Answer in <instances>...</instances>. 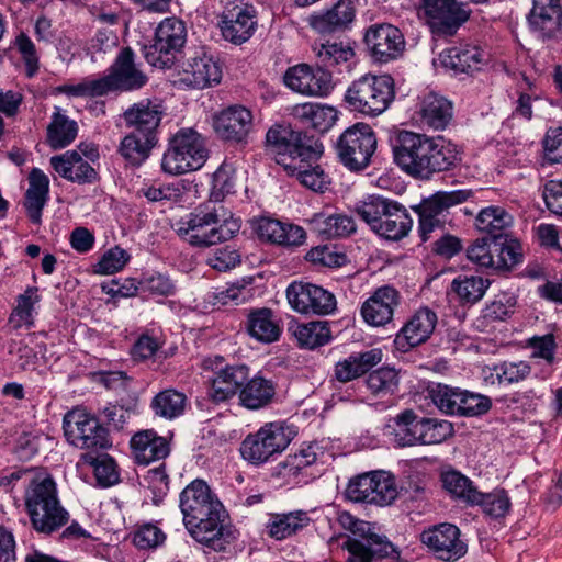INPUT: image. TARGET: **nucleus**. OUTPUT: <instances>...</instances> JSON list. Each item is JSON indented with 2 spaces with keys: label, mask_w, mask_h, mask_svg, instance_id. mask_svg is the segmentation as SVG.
I'll use <instances>...</instances> for the list:
<instances>
[{
  "label": "nucleus",
  "mask_w": 562,
  "mask_h": 562,
  "mask_svg": "<svg viewBox=\"0 0 562 562\" xmlns=\"http://www.w3.org/2000/svg\"><path fill=\"white\" fill-rule=\"evenodd\" d=\"M393 155L403 171L422 180H429L435 173L452 170L461 161V153L451 142L409 131L397 134Z\"/></svg>",
  "instance_id": "obj_1"
},
{
  "label": "nucleus",
  "mask_w": 562,
  "mask_h": 562,
  "mask_svg": "<svg viewBox=\"0 0 562 562\" xmlns=\"http://www.w3.org/2000/svg\"><path fill=\"white\" fill-rule=\"evenodd\" d=\"M179 506L191 536L213 549L224 551L231 533L223 526L224 507L203 480H194L180 493Z\"/></svg>",
  "instance_id": "obj_2"
},
{
  "label": "nucleus",
  "mask_w": 562,
  "mask_h": 562,
  "mask_svg": "<svg viewBox=\"0 0 562 562\" xmlns=\"http://www.w3.org/2000/svg\"><path fill=\"white\" fill-rule=\"evenodd\" d=\"M239 229L240 220L216 204L200 206L177 223L178 235L191 246L201 248L228 240Z\"/></svg>",
  "instance_id": "obj_3"
},
{
  "label": "nucleus",
  "mask_w": 562,
  "mask_h": 562,
  "mask_svg": "<svg viewBox=\"0 0 562 562\" xmlns=\"http://www.w3.org/2000/svg\"><path fill=\"white\" fill-rule=\"evenodd\" d=\"M24 501L31 525L40 533L52 535L69 520V513L61 506L56 483L49 474L32 476Z\"/></svg>",
  "instance_id": "obj_4"
},
{
  "label": "nucleus",
  "mask_w": 562,
  "mask_h": 562,
  "mask_svg": "<svg viewBox=\"0 0 562 562\" xmlns=\"http://www.w3.org/2000/svg\"><path fill=\"white\" fill-rule=\"evenodd\" d=\"M355 211L372 232L389 240L404 238L413 226L404 205L380 195H370L360 201Z\"/></svg>",
  "instance_id": "obj_5"
},
{
  "label": "nucleus",
  "mask_w": 562,
  "mask_h": 562,
  "mask_svg": "<svg viewBox=\"0 0 562 562\" xmlns=\"http://www.w3.org/2000/svg\"><path fill=\"white\" fill-rule=\"evenodd\" d=\"M394 98L391 76L366 74L351 82L344 100L351 111L375 117L389 109Z\"/></svg>",
  "instance_id": "obj_6"
},
{
  "label": "nucleus",
  "mask_w": 562,
  "mask_h": 562,
  "mask_svg": "<svg viewBox=\"0 0 562 562\" xmlns=\"http://www.w3.org/2000/svg\"><path fill=\"white\" fill-rule=\"evenodd\" d=\"M266 145L277 164L284 169L295 168L293 162L300 158L318 159L323 153V145L318 140L285 123L274 124L268 130Z\"/></svg>",
  "instance_id": "obj_7"
},
{
  "label": "nucleus",
  "mask_w": 562,
  "mask_h": 562,
  "mask_svg": "<svg viewBox=\"0 0 562 562\" xmlns=\"http://www.w3.org/2000/svg\"><path fill=\"white\" fill-rule=\"evenodd\" d=\"M209 158L204 137L193 128H181L168 140L161 169L178 176L201 169Z\"/></svg>",
  "instance_id": "obj_8"
},
{
  "label": "nucleus",
  "mask_w": 562,
  "mask_h": 562,
  "mask_svg": "<svg viewBox=\"0 0 562 562\" xmlns=\"http://www.w3.org/2000/svg\"><path fill=\"white\" fill-rule=\"evenodd\" d=\"M473 194L470 189L438 191L414 206L413 210L418 214V233L422 240L427 241L435 232H443L449 209L470 200Z\"/></svg>",
  "instance_id": "obj_9"
},
{
  "label": "nucleus",
  "mask_w": 562,
  "mask_h": 562,
  "mask_svg": "<svg viewBox=\"0 0 562 562\" xmlns=\"http://www.w3.org/2000/svg\"><path fill=\"white\" fill-rule=\"evenodd\" d=\"M376 150V136L367 123H356L345 130L336 142L339 161L350 171H362Z\"/></svg>",
  "instance_id": "obj_10"
},
{
  "label": "nucleus",
  "mask_w": 562,
  "mask_h": 562,
  "mask_svg": "<svg viewBox=\"0 0 562 562\" xmlns=\"http://www.w3.org/2000/svg\"><path fill=\"white\" fill-rule=\"evenodd\" d=\"M290 441L291 432L283 424L268 423L256 432L246 436L239 450L248 463L260 465L285 450Z\"/></svg>",
  "instance_id": "obj_11"
},
{
  "label": "nucleus",
  "mask_w": 562,
  "mask_h": 562,
  "mask_svg": "<svg viewBox=\"0 0 562 562\" xmlns=\"http://www.w3.org/2000/svg\"><path fill=\"white\" fill-rule=\"evenodd\" d=\"M187 27L177 18H166L155 31L154 43L144 47V57L156 68H170L184 46Z\"/></svg>",
  "instance_id": "obj_12"
},
{
  "label": "nucleus",
  "mask_w": 562,
  "mask_h": 562,
  "mask_svg": "<svg viewBox=\"0 0 562 562\" xmlns=\"http://www.w3.org/2000/svg\"><path fill=\"white\" fill-rule=\"evenodd\" d=\"M471 9L458 0H420L419 13L432 34L453 36L470 19Z\"/></svg>",
  "instance_id": "obj_13"
},
{
  "label": "nucleus",
  "mask_w": 562,
  "mask_h": 562,
  "mask_svg": "<svg viewBox=\"0 0 562 562\" xmlns=\"http://www.w3.org/2000/svg\"><path fill=\"white\" fill-rule=\"evenodd\" d=\"M395 479L385 471H372L351 479L345 491L348 499L355 503H367L387 506L397 497Z\"/></svg>",
  "instance_id": "obj_14"
},
{
  "label": "nucleus",
  "mask_w": 562,
  "mask_h": 562,
  "mask_svg": "<svg viewBox=\"0 0 562 562\" xmlns=\"http://www.w3.org/2000/svg\"><path fill=\"white\" fill-rule=\"evenodd\" d=\"M64 432L68 442L79 449H106L111 446L108 430L98 418L82 409L65 415Z\"/></svg>",
  "instance_id": "obj_15"
},
{
  "label": "nucleus",
  "mask_w": 562,
  "mask_h": 562,
  "mask_svg": "<svg viewBox=\"0 0 562 562\" xmlns=\"http://www.w3.org/2000/svg\"><path fill=\"white\" fill-rule=\"evenodd\" d=\"M286 299L293 311L304 315H330L337 308L335 295L321 285L293 281L286 288Z\"/></svg>",
  "instance_id": "obj_16"
},
{
  "label": "nucleus",
  "mask_w": 562,
  "mask_h": 562,
  "mask_svg": "<svg viewBox=\"0 0 562 562\" xmlns=\"http://www.w3.org/2000/svg\"><path fill=\"white\" fill-rule=\"evenodd\" d=\"M342 549L348 553L346 562H381L400 558L394 544L385 536L378 533L374 527L363 535L347 537Z\"/></svg>",
  "instance_id": "obj_17"
},
{
  "label": "nucleus",
  "mask_w": 562,
  "mask_h": 562,
  "mask_svg": "<svg viewBox=\"0 0 562 562\" xmlns=\"http://www.w3.org/2000/svg\"><path fill=\"white\" fill-rule=\"evenodd\" d=\"M222 70L204 47L190 48L179 71V82L191 89H204L221 81Z\"/></svg>",
  "instance_id": "obj_18"
},
{
  "label": "nucleus",
  "mask_w": 562,
  "mask_h": 562,
  "mask_svg": "<svg viewBox=\"0 0 562 562\" xmlns=\"http://www.w3.org/2000/svg\"><path fill=\"white\" fill-rule=\"evenodd\" d=\"M104 94L114 91H134L147 83V76L135 63V54L131 47L120 50L109 74L100 78Z\"/></svg>",
  "instance_id": "obj_19"
},
{
  "label": "nucleus",
  "mask_w": 562,
  "mask_h": 562,
  "mask_svg": "<svg viewBox=\"0 0 562 562\" xmlns=\"http://www.w3.org/2000/svg\"><path fill=\"white\" fill-rule=\"evenodd\" d=\"M256 26L257 12L251 4L234 1L225 7L221 20V32L226 41L241 45L252 36Z\"/></svg>",
  "instance_id": "obj_20"
},
{
  "label": "nucleus",
  "mask_w": 562,
  "mask_h": 562,
  "mask_svg": "<svg viewBox=\"0 0 562 562\" xmlns=\"http://www.w3.org/2000/svg\"><path fill=\"white\" fill-rule=\"evenodd\" d=\"M364 43L371 56L379 63H389L402 56L405 38L401 30L392 24L371 25L364 34Z\"/></svg>",
  "instance_id": "obj_21"
},
{
  "label": "nucleus",
  "mask_w": 562,
  "mask_h": 562,
  "mask_svg": "<svg viewBox=\"0 0 562 562\" xmlns=\"http://www.w3.org/2000/svg\"><path fill=\"white\" fill-rule=\"evenodd\" d=\"M284 85L292 91L310 97H326L333 89L331 74L307 64L290 67L283 76Z\"/></svg>",
  "instance_id": "obj_22"
},
{
  "label": "nucleus",
  "mask_w": 562,
  "mask_h": 562,
  "mask_svg": "<svg viewBox=\"0 0 562 562\" xmlns=\"http://www.w3.org/2000/svg\"><path fill=\"white\" fill-rule=\"evenodd\" d=\"M422 541L443 561L458 560L467 553L459 528L451 524H441L424 531Z\"/></svg>",
  "instance_id": "obj_23"
},
{
  "label": "nucleus",
  "mask_w": 562,
  "mask_h": 562,
  "mask_svg": "<svg viewBox=\"0 0 562 562\" xmlns=\"http://www.w3.org/2000/svg\"><path fill=\"white\" fill-rule=\"evenodd\" d=\"M252 127L251 112L241 105H233L213 117V128L218 137L240 143L246 139Z\"/></svg>",
  "instance_id": "obj_24"
},
{
  "label": "nucleus",
  "mask_w": 562,
  "mask_h": 562,
  "mask_svg": "<svg viewBox=\"0 0 562 562\" xmlns=\"http://www.w3.org/2000/svg\"><path fill=\"white\" fill-rule=\"evenodd\" d=\"M249 376V369L245 364L225 366L217 368L209 378L207 395L213 403H223L232 398Z\"/></svg>",
  "instance_id": "obj_25"
},
{
  "label": "nucleus",
  "mask_w": 562,
  "mask_h": 562,
  "mask_svg": "<svg viewBox=\"0 0 562 562\" xmlns=\"http://www.w3.org/2000/svg\"><path fill=\"white\" fill-rule=\"evenodd\" d=\"M437 315L428 307H422L407 321L396 335L394 344L403 352L425 342L434 333Z\"/></svg>",
  "instance_id": "obj_26"
},
{
  "label": "nucleus",
  "mask_w": 562,
  "mask_h": 562,
  "mask_svg": "<svg viewBox=\"0 0 562 562\" xmlns=\"http://www.w3.org/2000/svg\"><path fill=\"white\" fill-rule=\"evenodd\" d=\"M257 236L265 241L282 245L297 246L305 240V231L293 224L282 223L271 217H259L251 222Z\"/></svg>",
  "instance_id": "obj_27"
},
{
  "label": "nucleus",
  "mask_w": 562,
  "mask_h": 562,
  "mask_svg": "<svg viewBox=\"0 0 562 562\" xmlns=\"http://www.w3.org/2000/svg\"><path fill=\"white\" fill-rule=\"evenodd\" d=\"M400 303L398 292L390 285H384L362 304L361 315L371 326H383L392 321L394 308Z\"/></svg>",
  "instance_id": "obj_28"
},
{
  "label": "nucleus",
  "mask_w": 562,
  "mask_h": 562,
  "mask_svg": "<svg viewBox=\"0 0 562 562\" xmlns=\"http://www.w3.org/2000/svg\"><path fill=\"white\" fill-rule=\"evenodd\" d=\"M50 166L64 179L78 183H92L98 172L77 150H67L50 158Z\"/></svg>",
  "instance_id": "obj_29"
},
{
  "label": "nucleus",
  "mask_w": 562,
  "mask_h": 562,
  "mask_svg": "<svg viewBox=\"0 0 562 562\" xmlns=\"http://www.w3.org/2000/svg\"><path fill=\"white\" fill-rule=\"evenodd\" d=\"M131 448L136 463L144 465L164 460L170 453L168 439L153 429L136 432L131 439Z\"/></svg>",
  "instance_id": "obj_30"
},
{
  "label": "nucleus",
  "mask_w": 562,
  "mask_h": 562,
  "mask_svg": "<svg viewBox=\"0 0 562 562\" xmlns=\"http://www.w3.org/2000/svg\"><path fill=\"white\" fill-rule=\"evenodd\" d=\"M439 63L453 74H470L481 69L485 61L484 52L470 44L450 47L440 53Z\"/></svg>",
  "instance_id": "obj_31"
},
{
  "label": "nucleus",
  "mask_w": 562,
  "mask_h": 562,
  "mask_svg": "<svg viewBox=\"0 0 562 562\" xmlns=\"http://www.w3.org/2000/svg\"><path fill=\"white\" fill-rule=\"evenodd\" d=\"M382 356L379 348L353 352L335 364L334 378L341 383L353 381L378 366L382 361Z\"/></svg>",
  "instance_id": "obj_32"
},
{
  "label": "nucleus",
  "mask_w": 562,
  "mask_h": 562,
  "mask_svg": "<svg viewBox=\"0 0 562 562\" xmlns=\"http://www.w3.org/2000/svg\"><path fill=\"white\" fill-rule=\"evenodd\" d=\"M162 115L161 105L150 100H142L130 106L123 113V119L133 132L157 136V128Z\"/></svg>",
  "instance_id": "obj_33"
},
{
  "label": "nucleus",
  "mask_w": 562,
  "mask_h": 562,
  "mask_svg": "<svg viewBox=\"0 0 562 562\" xmlns=\"http://www.w3.org/2000/svg\"><path fill=\"white\" fill-rule=\"evenodd\" d=\"M561 15L560 0H533L529 23L540 36L551 38L560 32Z\"/></svg>",
  "instance_id": "obj_34"
},
{
  "label": "nucleus",
  "mask_w": 562,
  "mask_h": 562,
  "mask_svg": "<svg viewBox=\"0 0 562 562\" xmlns=\"http://www.w3.org/2000/svg\"><path fill=\"white\" fill-rule=\"evenodd\" d=\"M353 0H338L330 9L311 15V25L322 33L348 27L355 20Z\"/></svg>",
  "instance_id": "obj_35"
},
{
  "label": "nucleus",
  "mask_w": 562,
  "mask_h": 562,
  "mask_svg": "<svg viewBox=\"0 0 562 562\" xmlns=\"http://www.w3.org/2000/svg\"><path fill=\"white\" fill-rule=\"evenodd\" d=\"M246 329L250 337L263 344L277 341L282 331L276 314L268 307L251 310L247 315Z\"/></svg>",
  "instance_id": "obj_36"
},
{
  "label": "nucleus",
  "mask_w": 562,
  "mask_h": 562,
  "mask_svg": "<svg viewBox=\"0 0 562 562\" xmlns=\"http://www.w3.org/2000/svg\"><path fill=\"white\" fill-rule=\"evenodd\" d=\"M49 179L38 168H33L29 175V189L25 193L24 207L34 224H40L42 211L48 200Z\"/></svg>",
  "instance_id": "obj_37"
},
{
  "label": "nucleus",
  "mask_w": 562,
  "mask_h": 562,
  "mask_svg": "<svg viewBox=\"0 0 562 562\" xmlns=\"http://www.w3.org/2000/svg\"><path fill=\"white\" fill-rule=\"evenodd\" d=\"M276 395V385L273 381L265 379L261 375H255L247 379L239 392L240 405L248 409H260L269 404Z\"/></svg>",
  "instance_id": "obj_38"
},
{
  "label": "nucleus",
  "mask_w": 562,
  "mask_h": 562,
  "mask_svg": "<svg viewBox=\"0 0 562 562\" xmlns=\"http://www.w3.org/2000/svg\"><path fill=\"white\" fill-rule=\"evenodd\" d=\"M513 216L501 206H487L482 209L476 218L475 226L486 233L485 237L493 239H506L513 225Z\"/></svg>",
  "instance_id": "obj_39"
},
{
  "label": "nucleus",
  "mask_w": 562,
  "mask_h": 562,
  "mask_svg": "<svg viewBox=\"0 0 562 562\" xmlns=\"http://www.w3.org/2000/svg\"><path fill=\"white\" fill-rule=\"evenodd\" d=\"M422 122L434 130H443L452 119V103L430 92L423 97L419 106Z\"/></svg>",
  "instance_id": "obj_40"
},
{
  "label": "nucleus",
  "mask_w": 562,
  "mask_h": 562,
  "mask_svg": "<svg viewBox=\"0 0 562 562\" xmlns=\"http://www.w3.org/2000/svg\"><path fill=\"white\" fill-rule=\"evenodd\" d=\"M310 225L315 233L327 239L346 237L356 232L352 216L342 213H316L311 217Z\"/></svg>",
  "instance_id": "obj_41"
},
{
  "label": "nucleus",
  "mask_w": 562,
  "mask_h": 562,
  "mask_svg": "<svg viewBox=\"0 0 562 562\" xmlns=\"http://www.w3.org/2000/svg\"><path fill=\"white\" fill-rule=\"evenodd\" d=\"M157 136L131 132L120 143L119 153L132 166H140L157 145Z\"/></svg>",
  "instance_id": "obj_42"
},
{
  "label": "nucleus",
  "mask_w": 562,
  "mask_h": 562,
  "mask_svg": "<svg viewBox=\"0 0 562 562\" xmlns=\"http://www.w3.org/2000/svg\"><path fill=\"white\" fill-rule=\"evenodd\" d=\"M78 124L55 108L46 131V143L57 150L70 145L77 137Z\"/></svg>",
  "instance_id": "obj_43"
},
{
  "label": "nucleus",
  "mask_w": 562,
  "mask_h": 562,
  "mask_svg": "<svg viewBox=\"0 0 562 562\" xmlns=\"http://www.w3.org/2000/svg\"><path fill=\"white\" fill-rule=\"evenodd\" d=\"M310 521L308 514L304 510L272 514L266 525V530L271 538L283 540L302 530Z\"/></svg>",
  "instance_id": "obj_44"
},
{
  "label": "nucleus",
  "mask_w": 562,
  "mask_h": 562,
  "mask_svg": "<svg viewBox=\"0 0 562 562\" xmlns=\"http://www.w3.org/2000/svg\"><path fill=\"white\" fill-rule=\"evenodd\" d=\"M423 416L405 409L394 418V445L400 448L419 446Z\"/></svg>",
  "instance_id": "obj_45"
},
{
  "label": "nucleus",
  "mask_w": 562,
  "mask_h": 562,
  "mask_svg": "<svg viewBox=\"0 0 562 562\" xmlns=\"http://www.w3.org/2000/svg\"><path fill=\"white\" fill-rule=\"evenodd\" d=\"M302 348L315 349L331 340V333L326 321H312L296 324L290 328Z\"/></svg>",
  "instance_id": "obj_46"
},
{
  "label": "nucleus",
  "mask_w": 562,
  "mask_h": 562,
  "mask_svg": "<svg viewBox=\"0 0 562 562\" xmlns=\"http://www.w3.org/2000/svg\"><path fill=\"white\" fill-rule=\"evenodd\" d=\"M294 115L318 132H327L337 120V111L333 106L317 103L296 105Z\"/></svg>",
  "instance_id": "obj_47"
},
{
  "label": "nucleus",
  "mask_w": 562,
  "mask_h": 562,
  "mask_svg": "<svg viewBox=\"0 0 562 562\" xmlns=\"http://www.w3.org/2000/svg\"><path fill=\"white\" fill-rule=\"evenodd\" d=\"M317 159H303L294 161L295 168L285 169L289 175L295 177L304 187L323 192L329 184V178L318 166H313Z\"/></svg>",
  "instance_id": "obj_48"
},
{
  "label": "nucleus",
  "mask_w": 562,
  "mask_h": 562,
  "mask_svg": "<svg viewBox=\"0 0 562 562\" xmlns=\"http://www.w3.org/2000/svg\"><path fill=\"white\" fill-rule=\"evenodd\" d=\"M491 281L481 276H459L451 282V290L462 304H475L485 294Z\"/></svg>",
  "instance_id": "obj_49"
},
{
  "label": "nucleus",
  "mask_w": 562,
  "mask_h": 562,
  "mask_svg": "<svg viewBox=\"0 0 562 562\" xmlns=\"http://www.w3.org/2000/svg\"><path fill=\"white\" fill-rule=\"evenodd\" d=\"M313 50L324 67L348 64L355 57V50L349 42L315 43Z\"/></svg>",
  "instance_id": "obj_50"
},
{
  "label": "nucleus",
  "mask_w": 562,
  "mask_h": 562,
  "mask_svg": "<svg viewBox=\"0 0 562 562\" xmlns=\"http://www.w3.org/2000/svg\"><path fill=\"white\" fill-rule=\"evenodd\" d=\"M37 288L29 286L24 293L20 294L16 300V306L9 317V324L13 329L22 327L30 328L33 326L34 305L40 302Z\"/></svg>",
  "instance_id": "obj_51"
},
{
  "label": "nucleus",
  "mask_w": 562,
  "mask_h": 562,
  "mask_svg": "<svg viewBox=\"0 0 562 562\" xmlns=\"http://www.w3.org/2000/svg\"><path fill=\"white\" fill-rule=\"evenodd\" d=\"M187 397L172 389L159 392L151 401V408L157 416L173 419L183 414Z\"/></svg>",
  "instance_id": "obj_52"
},
{
  "label": "nucleus",
  "mask_w": 562,
  "mask_h": 562,
  "mask_svg": "<svg viewBox=\"0 0 562 562\" xmlns=\"http://www.w3.org/2000/svg\"><path fill=\"white\" fill-rule=\"evenodd\" d=\"M428 396L436 407L445 414L459 416L461 389L447 384L432 383L427 387Z\"/></svg>",
  "instance_id": "obj_53"
},
{
  "label": "nucleus",
  "mask_w": 562,
  "mask_h": 562,
  "mask_svg": "<svg viewBox=\"0 0 562 562\" xmlns=\"http://www.w3.org/2000/svg\"><path fill=\"white\" fill-rule=\"evenodd\" d=\"M368 390L376 397L393 395L398 386V375L393 368L381 367L372 372L366 379Z\"/></svg>",
  "instance_id": "obj_54"
},
{
  "label": "nucleus",
  "mask_w": 562,
  "mask_h": 562,
  "mask_svg": "<svg viewBox=\"0 0 562 562\" xmlns=\"http://www.w3.org/2000/svg\"><path fill=\"white\" fill-rule=\"evenodd\" d=\"M443 487L456 498L472 505L479 496V490L473 482L457 471H449L442 474Z\"/></svg>",
  "instance_id": "obj_55"
},
{
  "label": "nucleus",
  "mask_w": 562,
  "mask_h": 562,
  "mask_svg": "<svg viewBox=\"0 0 562 562\" xmlns=\"http://www.w3.org/2000/svg\"><path fill=\"white\" fill-rule=\"evenodd\" d=\"M454 432L450 422L432 417H424L420 424L419 446L438 445L447 440Z\"/></svg>",
  "instance_id": "obj_56"
},
{
  "label": "nucleus",
  "mask_w": 562,
  "mask_h": 562,
  "mask_svg": "<svg viewBox=\"0 0 562 562\" xmlns=\"http://www.w3.org/2000/svg\"><path fill=\"white\" fill-rule=\"evenodd\" d=\"M316 458L313 446L302 448L299 452L289 454L277 465V474L285 479L296 477L304 468L312 465Z\"/></svg>",
  "instance_id": "obj_57"
},
{
  "label": "nucleus",
  "mask_w": 562,
  "mask_h": 562,
  "mask_svg": "<svg viewBox=\"0 0 562 562\" xmlns=\"http://www.w3.org/2000/svg\"><path fill=\"white\" fill-rule=\"evenodd\" d=\"M472 505H479L483 512L494 518L504 517L510 508V499L508 494L503 488L494 490L491 493H482L479 491V496Z\"/></svg>",
  "instance_id": "obj_58"
},
{
  "label": "nucleus",
  "mask_w": 562,
  "mask_h": 562,
  "mask_svg": "<svg viewBox=\"0 0 562 562\" xmlns=\"http://www.w3.org/2000/svg\"><path fill=\"white\" fill-rule=\"evenodd\" d=\"M83 460L93 468L95 480L100 486L108 487L119 482L116 464L110 456L85 454Z\"/></svg>",
  "instance_id": "obj_59"
},
{
  "label": "nucleus",
  "mask_w": 562,
  "mask_h": 562,
  "mask_svg": "<svg viewBox=\"0 0 562 562\" xmlns=\"http://www.w3.org/2000/svg\"><path fill=\"white\" fill-rule=\"evenodd\" d=\"M494 250L496 251L494 269H510L521 261V246L513 238L496 239Z\"/></svg>",
  "instance_id": "obj_60"
},
{
  "label": "nucleus",
  "mask_w": 562,
  "mask_h": 562,
  "mask_svg": "<svg viewBox=\"0 0 562 562\" xmlns=\"http://www.w3.org/2000/svg\"><path fill=\"white\" fill-rule=\"evenodd\" d=\"M531 368L526 361L503 362L495 366L491 373L492 383H518L530 375Z\"/></svg>",
  "instance_id": "obj_61"
},
{
  "label": "nucleus",
  "mask_w": 562,
  "mask_h": 562,
  "mask_svg": "<svg viewBox=\"0 0 562 562\" xmlns=\"http://www.w3.org/2000/svg\"><path fill=\"white\" fill-rule=\"evenodd\" d=\"M496 239L482 237L475 239L467 249L468 259L482 268H494Z\"/></svg>",
  "instance_id": "obj_62"
},
{
  "label": "nucleus",
  "mask_w": 562,
  "mask_h": 562,
  "mask_svg": "<svg viewBox=\"0 0 562 562\" xmlns=\"http://www.w3.org/2000/svg\"><path fill=\"white\" fill-rule=\"evenodd\" d=\"M167 539L166 533L155 524H144L134 531L133 543L140 550H155Z\"/></svg>",
  "instance_id": "obj_63"
},
{
  "label": "nucleus",
  "mask_w": 562,
  "mask_h": 562,
  "mask_svg": "<svg viewBox=\"0 0 562 562\" xmlns=\"http://www.w3.org/2000/svg\"><path fill=\"white\" fill-rule=\"evenodd\" d=\"M235 171L231 164H222L213 173L211 196L214 201L222 200L226 194L234 192Z\"/></svg>",
  "instance_id": "obj_64"
}]
</instances>
